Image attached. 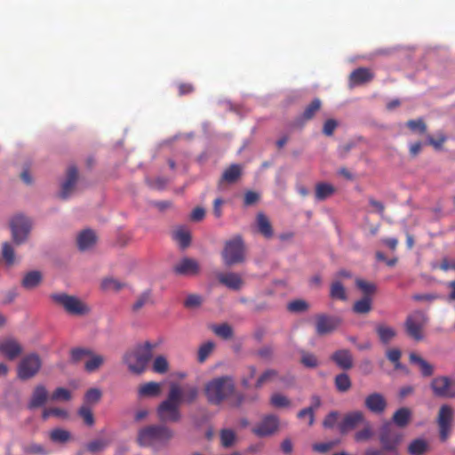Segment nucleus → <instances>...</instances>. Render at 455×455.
Listing matches in <instances>:
<instances>
[{
    "mask_svg": "<svg viewBox=\"0 0 455 455\" xmlns=\"http://www.w3.org/2000/svg\"><path fill=\"white\" fill-rule=\"evenodd\" d=\"M235 392V380L230 376H220L208 381L204 386V395L208 403L214 405L222 403Z\"/></svg>",
    "mask_w": 455,
    "mask_h": 455,
    "instance_id": "obj_1",
    "label": "nucleus"
},
{
    "mask_svg": "<svg viewBox=\"0 0 455 455\" xmlns=\"http://www.w3.org/2000/svg\"><path fill=\"white\" fill-rule=\"evenodd\" d=\"M180 394L177 383H172L167 398L157 407L156 412L162 422H178L181 419L180 411Z\"/></svg>",
    "mask_w": 455,
    "mask_h": 455,
    "instance_id": "obj_2",
    "label": "nucleus"
},
{
    "mask_svg": "<svg viewBox=\"0 0 455 455\" xmlns=\"http://www.w3.org/2000/svg\"><path fill=\"white\" fill-rule=\"evenodd\" d=\"M172 435L173 433L168 427L152 425L139 431L137 442L140 446L154 447L166 443Z\"/></svg>",
    "mask_w": 455,
    "mask_h": 455,
    "instance_id": "obj_3",
    "label": "nucleus"
},
{
    "mask_svg": "<svg viewBox=\"0 0 455 455\" xmlns=\"http://www.w3.org/2000/svg\"><path fill=\"white\" fill-rule=\"evenodd\" d=\"M152 349L153 346L149 342H146L143 346L127 352L124 355V362L132 372L140 374L146 370L152 358Z\"/></svg>",
    "mask_w": 455,
    "mask_h": 455,
    "instance_id": "obj_4",
    "label": "nucleus"
},
{
    "mask_svg": "<svg viewBox=\"0 0 455 455\" xmlns=\"http://www.w3.org/2000/svg\"><path fill=\"white\" fill-rule=\"evenodd\" d=\"M221 257L228 267L243 263L245 259V247L242 237L237 235L227 241Z\"/></svg>",
    "mask_w": 455,
    "mask_h": 455,
    "instance_id": "obj_5",
    "label": "nucleus"
},
{
    "mask_svg": "<svg viewBox=\"0 0 455 455\" xmlns=\"http://www.w3.org/2000/svg\"><path fill=\"white\" fill-rule=\"evenodd\" d=\"M51 299L62 306L66 312L73 315H84L90 312V308L78 298L67 293H53Z\"/></svg>",
    "mask_w": 455,
    "mask_h": 455,
    "instance_id": "obj_6",
    "label": "nucleus"
},
{
    "mask_svg": "<svg viewBox=\"0 0 455 455\" xmlns=\"http://www.w3.org/2000/svg\"><path fill=\"white\" fill-rule=\"evenodd\" d=\"M428 317L421 310L413 311L405 320L404 327L406 333L415 340H422L424 336L422 331L427 323Z\"/></svg>",
    "mask_w": 455,
    "mask_h": 455,
    "instance_id": "obj_7",
    "label": "nucleus"
},
{
    "mask_svg": "<svg viewBox=\"0 0 455 455\" xmlns=\"http://www.w3.org/2000/svg\"><path fill=\"white\" fill-rule=\"evenodd\" d=\"M10 228L13 242L20 244L27 240L32 228V222L28 217L17 214L12 218Z\"/></svg>",
    "mask_w": 455,
    "mask_h": 455,
    "instance_id": "obj_8",
    "label": "nucleus"
},
{
    "mask_svg": "<svg viewBox=\"0 0 455 455\" xmlns=\"http://www.w3.org/2000/svg\"><path fill=\"white\" fill-rule=\"evenodd\" d=\"M454 411L451 405L443 404L439 408L436 423L439 429V436L442 442H445L452 430Z\"/></svg>",
    "mask_w": 455,
    "mask_h": 455,
    "instance_id": "obj_9",
    "label": "nucleus"
},
{
    "mask_svg": "<svg viewBox=\"0 0 455 455\" xmlns=\"http://www.w3.org/2000/svg\"><path fill=\"white\" fill-rule=\"evenodd\" d=\"M42 361L38 355L29 354L24 356L18 366V377L22 379L33 378L41 369Z\"/></svg>",
    "mask_w": 455,
    "mask_h": 455,
    "instance_id": "obj_10",
    "label": "nucleus"
},
{
    "mask_svg": "<svg viewBox=\"0 0 455 455\" xmlns=\"http://www.w3.org/2000/svg\"><path fill=\"white\" fill-rule=\"evenodd\" d=\"M430 387L437 397L455 398V379L438 376L432 379Z\"/></svg>",
    "mask_w": 455,
    "mask_h": 455,
    "instance_id": "obj_11",
    "label": "nucleus"
},
{
    "mask_svg": "<svg viewBox=\"0 0 455 455\" xmlns=\"http://www.w3.org/2000/svg\"><path fill=\"white\" fill-rule=\"evenodd\" d=\"M340 324V320L332 315L320 314L315 316V332L323 336L333 332Z\"/></svg>",
    "mask_w": 455,
    "mask_h": 455,
    "instance_id": "obj_12",
    "label": "nucleus"
},
{
    "mask_svg": "<svg viewBox=\"0 0 455 455\" xmlns=\"http://www.w3.org/2000/svg\"><path fill=\"white\" fill-rule=\"evenodd\" d=\"M379 439L385 450L393 451L400 442L401 435L393 429L391 423H386L381 427Z\"/></svg>",
    "mask_w": 455,
    "mask_h": 455,
    "instance_id": "obj_13",
    "label": "nucleus"
},
{
    "mask_svg": "<svg viewBox=\"0 0 455 455\" xmlns=\"http://www.w3.org/2000/svg\"><path fill=\"white\" fill-rule=\"evenodd\" d=\"M172 269L177 275L194 276L199 274L200 266L194 259L183 258Z\"/></svg>",
    "mask_w": 455,
    "mask_h": 455,
    "instance_id": "obj_14",
    "label": "nucleus"
},
{
    "mask_svg": "<svg viewBox=\"0 0 455 455\" xmlns=\"http://www.w3.org/2000/svg\"><path fill=\"white\" fill-rule=\"evenodd\" d=\"M278 427V419L274 415H267L256 426L252 431L258 436L270 435Z\"/></svg>",
    "mask_w": 455,
    "mask_h": 455,
    "instance_id": "obj_15",
    "label": "nucleus"
},
{
    "mask_svg": "<svg viewBox=\"0 0 455 455\" xmlns=\"http://www.w3.org/2000/svg\"><path fill=\"white\" fill-rule=\"evenodd\" d=\"M387 400L380 393H371L365 397L364 406L372 413L381 414L387 408Z\"/></svg>",
    "mask_w": 455,
    "mask_h": 455,
    "instance_id": "obj_16",
    "label": "nucleus"
},
{
    "mask_svg": "<svg viewBox=\"0 0 455 455\" xmlns=\"http://www.w3.org/2000/svg\"><path fill=\"white\" fill-rule=\"evenodd\" d=\"M77 178H78V172H77L76 167L73 166V165L69 166L67 171V178H66L65 181L62 183L61 189L59 194V196L61 199L66 200L69 197V196L72 194V192L75 188Z\"/></svg>",
    "mask_w": 455,
    "mask_h": 455,
    "instance_id": "obj_17",
    "label": "nucleus"
},
{
    "mask_svg": "<svg viewBox=\"0 0 455 455\" xmlns=\"http://www.w3.org/2000/svg\"><path fill=\"white\" fill-rule=\"evenodd\" d=\"M331 360L344 371L350 370L354 365V359L348 349H339L331 354Z\"/></svg>",
    "mask_w": 455,
    "mask_h": 455,
    "instance_id": "obj_18",
    "label": "nucleus"
},
{
    "mask_svg": "<svg viewBox=\"0 0 455 455\" xmlns=\"http://www.w3.org/2000/svg\"><path fill=\"white\" fill-rule=\"evenodd\" d=\"M364 420V416L362 411H355L347 414L342 421L340 422L339 427L341 434H346L347 432L356 427L360 423Z\"/></svg>",
    "mask_w": 455,
    "mask_h": 455,
    "instance_id": "obj_19",
    "label": "nucleus"
},
{
    "mask_svg": "<svg viewBox=\"0 0 455 455\" xmlns=\"http://www.w3.org/2000/svg\"><path fill=\"white\" fill-rule=\"evenodd\" d=\"M48 400V391L43 385H37L31 395L30 400L28 403V409L35 410L42 407Z\"/></svg>",
    "mask_w": 455,
    "mask_h": 455,
    "instance_id": "obj_20",
    "label": "nucleus"
},
{
    "mask_svg": "<svg viewBox=\"0 0 455 455\" xmlns=\"http://www.w3.org/2000/svg\"><path fill=\"white\" fill-rule=\"evenodd\" d=\"M373 73L366 68H358L355 69L349 76L350 86H356L369 83L372 80Z\"/></svg>",
    "mask_w": 455,
    "mask_h": 455,
    "instance_id": "obj_21",
    "label": "nucleus"
},
{
    "mask_svg": "<svg viewBox=\"0 0 455 455\" xmlns=\"http://www.w3.org/2000/svg\"><path fill=\"white\" fill-rule=\"evenodd\" d=\"M20 345L14 339H6L0 343V352L9 360H13L21 354Z\"/></svg>",
    "mask_w": 455,
    "mask_h": 455,
    "instance_id": "obj_22",
    "label": "nucleus"
},
{
    "mask_svg": "<svg viewBox=\"0 0 455 455\" xmlns=\"http://www.w3.org/2000/svg\"><path fill=\"white\" fill-rule=\"evenodd\" d=\"M218 280L221 284L234 291L240 290L243 284V279L236 273L220 274Z\"/></svg>",
    "mask_w": 455,
    "mask_h": 455,
    "instance_id": "obj_23",
    "label": "nucleus"
},
{
    "mask_svg": "<svg viewBox=\"0 0 455 455\" xmlns=\"http://www.w3.org/2000/svg\"><path fill=\"white\" fill-rule=\"evenodd\" d=\"M321 406V399L319 396L315 395L312 397V403L309 407L304 408L300 410L297 417L299 419H303L305 418L308 419V426H313L315 423V412Z\"/></svg>",
    "mask_w": 455,
    "mask_h": 455,
    "instance_id": "obj_24",
    "label": "nucleus"
},
{
    "mask_svg": "<svg viewBox=\"0 0 455 455\" xmlns=\"http://www.w3.org/2000/svg\"><path fill=\"white\" fill-rule=\"evenodd\" d=\"M97 241V236L92 229L82 231L77 236V246L80 251H86L92 248Z\"/></svg>",
    "mask_w": 455,
    "mask_h": 455,
    "instance_id": "obj_25",
    "label": "nucleus"
},
{
    "mask_svg": "<svg viewBox=\"0 0 455 455\" xmlns=\"http://www.w3.org/2000/svg\"><path fill=\"white\" fill-rule=\"evenodd\" d=\"M242 175V168L239 164H231L226 169L220 180L219 186H221L224 182L228 184H233L236 182Z\"/></svg>",
    "mask_w": 455,
    "mask_h": 455,
    "instance_id": "obj_26",
    "label": "nucleus"
},
{
    "mask_svg": "<svg viewBox=\"0 0 455 455\" xmlns=\"http://www.w3.org/2000/svg\"><path fill=\"white\" fill-rule=\"evenodd\" d=\"M410 363L417 364L423 377H430L434 374V366L421 356L415 353H411L409 355Z\"/></svg>",
    "mask_w": 455,
    "mask_h": 455,
    "instance_id": "obj_27",
    "label": "nucleus"
},
{
    "mask_svg": "<svg viewBox=\"0 0 455 455\" xmlns=\"http://www.w3.org/2000/svg\"><path fill=\"white\" fill-rule=\"evenodd\" d=\"M178 388L180 394V404L182 403L191 404L196 401L199 395V389L196 386L186 385L181 387L178 384Z\"/></svg>",
    "mask_w": 455,
    "mask_h": 455,
    "instance_id": "obj_28",
    "label": "nucleus"
},
{
    "mask_svg": "<svg viewBox=\"0 0 455 455\" xmlns=\"http://www.w3.org/2000/svg\"><path fill=\"white\" fill-rule=\"evenodd\" d=\"M376 333L379 339V341L383 345H387L393 339L395 338L397 332L394 327L380 323L375 328Z\"/></svg>",
    "mask_w": 455,
    "mask_h": 455,
    "instance_id": "obj_29",
    "label": "nucleus"
},
{
    "mask_svg": "<svg viewBox=\"0 0 455 455\" xmlns=\"http://www.w3.org/2000/svg\"><path fill=\"white\" fill-rule=\"evenodd\" d=\"M257 227L259 232L269 239L274 235V230L268 218L262 212L257 214Z\"/></svg>",
    "mask_w": 455,
    "mask_h": 455,
    "instance_id": "obj_30",
    "label": "nucleus"
},
{
    "mask_svg": "<svg viewBox=\"0 0 455 455\" xmlns=\"http://www.w3.org/2000/svg\"><path fill=\"white\" fill-rule=\"evenodd\" d=\"M42 282V275L39 271H30L25 275L21 285L27 290H32Z\"/></svg>",
    "mask_w": 455,
    "mask_h": 455,
    "instance_id": "obj_31",
    "label": "nucleus"
},
{
    "mask_svg": "<svg viewBox=\"0 0 455 455\" xmlns=\"http://www.w3.org/2000/svg\"><path fill=\"white\" fill-rule=\"evenodd\" d=\"M335 192V188L329 183L319 182L315 185V196L317 201H323Z\"/></svg>",
    "mask_w": 455,
    "mask_h": 455,
    "instance_id": "obj_32",
    "label": "nucleus"
},
{
    "mask_svg": "<svg viewBox=\"0 0 455 455\" xmlns=\"http://www.w3.org/2000/svg\"><path fill=\"white\" fill-rule=\"evenodd\" d=\"M138 392L140 396H157L161 393V385L154 381L147 382L140 387Z\"/></svg>",
    "mask_w": 455,
    "mask_h": 455,
    "instance_id": "obj_33",
    "label": "nucleus"
},
{
    "mask_svg": "<svg viewBox=\"0 0 455 455\" xmlns=\"http://www.w3.org/2000/svg\"><path fill=\"white\" fill-rule=\"evenodd\" d=\"M410 419L411 411L405 407L398 409L393 415V421L399 427H406L410 422Z\"/></svg>",
    "mask_w": 455,
    "mask_h": 455,
    "instance_id": "obj_34",
    "label": "nucleus"
},
{
    "mask_svg": "<svg viewBox=\"0 0 455 455\" xmlns=\"http://www.w3.org/2000/svg\"><path fill=\"white\" fill-rule=\"evenodd\" d=\"M371 308L372 299L368 296H363L361 299L356 300L353 306V311L360 315L368 314L371 312Z\"/></svg>",
    "mask_w": 455,
    "mask_h": 455,
    "instance_id": "obj_35",
    "label": "nucleus"
},
{
    "mask_svg": "<svg viewBox=\"0 0 455 455\" xmlns=\"http://www.w3.org/2000/svg\"><path fill=\"white\" fill-rule=\"evenodd\" d=\"M322 107V101L320 99H314L305 108L302 113V119L304 121H309L314 118L315 114L320 110Z\"/></svg>",
    "mask_w": 455,
    "mask_h": 455,
    "instance_id": "obj_36",
    "label": "nucleus"
},
{
    "mask_svg": "<svg viewBox=\"0 0 455 455\" xmlns=\"http://www.w3.org/2000/svg\"><path fill=\"white\" fill-rule=\"evenodd\" d=\"M334 385L339 392L345 393L351 388L352 382L348 374L342 372L335 377Z\"/></svg>",
    "mask_w": 455,
    "mask_h": 455,
    "instance_id": "obj_37",
    "label": "nucleus"
},
{
    "mask_svg": "<svg viewBox=\"0 0 455 455\" xmlns=\"http://www.w3.org/2000/svg\"><path fill=\"white\" fill-rule=\"evenodd\" d=\"M101 396L102 392L100 391V388H90L84 394L83 405H87L89 407L93 406L100 401Z\"/></svg>",
    "mask_w": 455,
    "mask_h": 455,
    "instance_id": "obj_38",
    "label": "nucleus"
},
{
    "mask_svg": "<svg viewBox=\"0 0 455 455\" xmlns=\"http://www.w3.org/2000/svg\"><path fill=\"white\" fill-rule=\"evenodd\" d=\"M330 296L333 299L347 300V295L346 289L339 281L331 283Z\"/></svg>",
    "mask_w": 455,
    "mask_h": 455,
    "instance_id": "obj_39",
    "label": "nucleus"
},
{
    "mask_svg": "<svg viewBox=\"0 0 455 455\" xmlns=\"http://www.w3.org/2000/svg\"><path fill=\"white\" fill-rule=\"evenodd\" d=\"M152 293L150 290L145 291L142 292L133 303L132 309L133 312L140 311L144 306L148 304H152Z\"/></svg>",
    "mask_w": 455,
    "mask_h": 455,
    "instance_id": "obj_40",
    "label": "nucleus"
},
{
    "mask_svg": "<svg viewBox=\"0 0 455 455\" xmlns=\"http://www.w3.org/2000/svg\"><path fill=\"white\" fill-rule=\"evenodd\" d=\"M90 358L86 361L84 364V369L88 372H93L97 371L104 363V357L100 355H94L92 352V355H89Z\"/></svg>",
    "mask_w": 455,
    "mask_h": 455,
    "instance_id": "obj_41",
    "label": "nucleus"
},
{
    "mask_svg": "<svg viewBox=\"0 0 455 455\" xmlns=\"http://www.w3.org/2000/svg\"><path fill=\"white\" fill-rule=\"evenodd\" d=\"M100 287L105 291H118L124 287V283L113 277H106L102 280Z\"/></svg>",
    "mask_w": 455,
    "mask_h": 455,
    "instance_id": "obj_42",
    "label": "nucleus"
},
{
    "mask_svg": "<svg viewBox=\"0 0 455 455\" xmlns=\"http://www.w3.org/2000/svg\"><path fill=\"white\" fill-rule=\"evenodd\" d=\"M70 437V433L62 428H54L50 433V439L53 443H65L69 441Z\"/></svg>",
    "mask_w": 455,
    "mask_h": 455,
    "instance_id": "obj_43",
    "label": "nucleus"
},
{
    "mask_svg": "<svg viewBox=\"0 0 455 455\" xmlns=\"http://www.w3.org/2000/svg\"><path fill=\"white\" fill-rule=\"evenodd\" d=\"M212 331L223 339H229L233 337L234 331L232 327L228 323H221L212 326Z\"/></svg>",
    "mask_w": 455,
    "mask_h": 455,
    "instance_id": "obj_44",
    "label": "nucleus"
},
{
    "mask_svg": "<svg viewBox=\"0 0 455 455\" xmlns=\"http://www.w3.org/2000/svg\"><path fill=\"white\" fill-rule=\"evenodd\" d=\"M270 404L275 408H287L290 407L291 404V400L280 394V393H275L270 397Z\"/></svg>",
    "mask_w": 455,
    "mask_h": 455,
    "instance_id": "obj_45",
    "label": "nucleus"
},
{
    "mask_svg": "<svg viewBox=\"0 0 455 455\" xmlns=\"http://www.w3.org/2000/svg\"><path fill=\"white\" fill-rule=\"evenodd\" d=\"M355 285L363 293V296L371 297L377 291V287L373 283L363 279H356Z\"/></svg>",
    "mask_w": 455,
    "mask_h": 455,
    "instance_id": "obj_46",
    "label": "nucleus"
},
{
    "mask_svg": "<svg viewBox=\"0 0 455 455\" xmlns=\"http://www.w3.org/2000/svg\"><path fill=\"white\" fill-rule=\"evenodd\" d=\"M300 355V363L305 367L314 369L319 365V360L314 354L307 351H301Z\"/></svg>",
    "mask_w": 455,
    "mask_h": 455,
    "instance_id": "obj_47",
    "label": "nucleus"
},
{
    "mask_svg": "<svg viewBox=\"0 0 455 455\" xmlns=\"http://www.w3.org/2000/svg\"><path fill=\"white\" fill-rule=\"evenodd\" d=\"M427 448L426 441L416 439L410 443L408 451L411 455H422L427 451Z\"/></svg>",
    "mask_w": 455,
    "mask_h": 455,
    "instance_id": "obj_48",
    "label": "nucleus"
},
{
    "mask_svg": "<svg viewBox=\"0 0 455 455\" xmlns=\"http://www.w3.org/2000/svg\"><path fill=\"white\" fill-rule=\"evenodd\" d=\"M220 443L223 447H231L235 441V433L229 428L222 429L220 433Z\"/></svg>",
    "mask_w": 455,
    "mask_h": 455,
    "instance_id": "obj_49",
    "label": "nucleus"
},
{
    "mask_svg": "<svg viewBox=\"0 0 455 455\" xmlns=\"http://www.w3.org/2000/svg\"><path fill=\"white\" fill-rule=\"evenodd\" d=\"M278 376V371L274 369L265 371L255 383L256 388H260L265 383L274 380Z\"/></svg>",
    "mask_w": 455,
    "mask_h": 455,
    "instance_id": "obj_50",
    "label": "nucleus"
},
{
    "mask_svg": "<svg viewBox=\"0 0 455 455\" xmlns=\"http://www.w3.org/2000/svg\"><path fill=\"white\" fill-rule=\"evenodd\" d=\"M51 416L60 419H67L68 417V413L66 410L60 408H48L43 411L42 419L44 420L48 419Z\"/></svg>",
    "mask_w": 455,
    "mask_h": 455,
    "instance_id": "obj_51",
    "label": "nucleus"
},
{
    "mask_svg": "<svg viewBox=\"0 0 455 455\" xmlns=\"http://www.w3.org/2000/svg\"><path fill=\"white\" fill-rule=\"evenodd\" d=\"M77 414L84 419L85 425L89 427L94 425L95 420L91 407L87 405H82L79 408Z\"/></svg>",
    "mask_w": 455,
    "mask_h": 455,
    "instance_id": "obj_52",
    "label": "nucleus"
},
{
    "mask_svg": "<svg viewBox=\"0 0 455 455\" xmlns=\"http://www.w3.org/2000/svg\"><path fill=\"white\" fill-rule=\"evenodd\" d=\"M309 308L308 303L304 299H294L287 305V309L292 313H302Z\"/></svg>",
    "mask_w": 455,
    "mask_h": 455,
    "instance_id": "obj_53",
    "label": "nucleus"
},
{
    "mask_svg": "<svg viewBox=\"0 0 455 455\" xmlns=\"http://www.w3.org/2000/svg\"><path fill=\"white\" fill-rule=\"evenodd\" d=\"M214 343L212 341H207L203 344L198 349L197 360L200 363H204L206 358L212 354L214 349Z\"/></svg>",
    "mask_w": 455,
    "mask_h": 455,
    "instance_id": "obj_54",
    "label": "nucleus"
},
{
    "mask_svg": "<svg viewBox=\"0 0 455 455\" xmlns=\"http://www.w3.org/2000/svg\"><path fill=\"white\" fill-rule=\"evenodd\" d=\"M174 239L179 243L180 246L182 249L187 248L191 241L190 234L183 229H180L175 232Z\"/></svg>",
    "mask_w": 455,
    "mask_h": 455,
    "instance_id": "obj_55",
    "label": "nucleus"
},
{
    "mask_svg": "<svg viewBox=\"0 0 455 455\" xmlns=\"http://www.w3.org/2000/svg\"><path fill=\"white\" fill-rule=\"evenodd\" d=\"M109 442L103 439H96L87 443L86 449L88 451L92 453H96L103 451L108 445Z\"/></svg>",
    "mask_w": 455,
    "mask_h": 455,
    "instance_id": "obj_56",
    "label": "nucleus"
},
{
    "mask_svg": "<svg viewBox=\"0 0 455 455\" xmlns=\"http://www.w3.org/2000/svg\"><path fill=\"white\" fill-rule=\"evenodd\" d=\"M71 399V393L65 387H57L51 395L52 401H69Z\"/></svg>",
    "mask_w": 455,
    "mask_h": 455,
    "instance_id": "obj_57",
    "label": "nucleus"
},
{
    "mask_svg": "<svg viewBox=\"0 0 455 455\" xmlns=\"http://www.w3.org/2000/svg\"><path fill=\"white\" fill-rule=\"evenodd\" d=\"M169 364L165 357L163 355L156 356L154 363L153 370L157 373H165L168 371Z\"/></svg>",
    "mask_w": 455,
    "mask_h": 455,
    "instance_id": "obj_58",
    "label": "nucleus"
},
{
    "mask_svg": "<svg viewBox=\"0 0 455 455\" xmlns=\"http://www.w3.org/2000/svg\"><path fill=\"white\" fill-rule=\"evenodd\" d=\"M406 126L414 132H418L419 133H425L427 131V125L421 118L417 120H409L406 123Z\"/></svg>",
    "mask_w": 455,
    "mask_h": 455,
    "instance_id": "obj_59",
    "label": "nucleus"
},
{
    "mask_svg": "<svg viewBox=\"0 0 455 455\" xmlns=\"http://www.w3.org/2000/svg\"><path fill=\"white\" fill-rule=\"evenodd\" d=\"M92 355V350L88 348L76 347L71 350V359L73 362L77 363L84 357Z\"/></svg>",
    "mask_w": 455,
    "mask_h": 455,
    "instance_id": "obj_60",
    "label": "nucleus"
},
{
    "mask_svg": "<svg viewBox=\"0 0 455 455\" xmlns=\"http://www.w3.org/2000/svg\"><path fill=\"white\" fill-rule=\"evenodd\" d=\"M447 140V137L443 132L437 133L436 139L432 136H428V144L433 146L435 149H441L443 143Z\"/></svg>",
    "mask_w": 455,
    "mask_h": 455,
    "instance_id": "obj_61",
    "label": "nucleus"
},
{
    "mask_svg": "<svg viewBox=\"0 0 455 455\" xmlns=\"http://www.w3.org/2000/svg\"><path fill=\"white\" fill-rule=\"evenodd\" d=\"M202 298L197 294H189L184 301V306L188 308L198 307L202 304Z\"/></svg>",
    "mask_w": 455,
    "mask_h": 455,
    "instance_id": "obj_62",
    "label": "nucleus"
},
{
    "mask_svg": "<svg viewBox=\"0 0 455 455\" xmlns=\"http://www.w3.org/2000/svg\"><path fill=\"white\" fill-rule=\"evenodd\" d=\"M256 372V367L253 365H250L246 368L245 376H243L241 380L242 386L243 387L248 388L250 387V381L255 377Z\"/></svg>",
    "mask_w": 455,
    "mask_h": 455,
    "instance_id": "obj_63",
    "label": "nucleus"
},
{
    "mask_svg": "<svg viewBox=\"0 0 455 455\" xmlns=\"http://www.w3.org/2000/svg\"><path fill=\"white\" fill-rule=\"evenodd\" d=\"M3 257L9 265H12L14 261V251L8 243L3 244Z\"/></svg>",
    "mask_w": 455,
    "mask_h": 455,
    "instance_id": "obj_64",
    "label": "nucleus"
}]
</instances>
